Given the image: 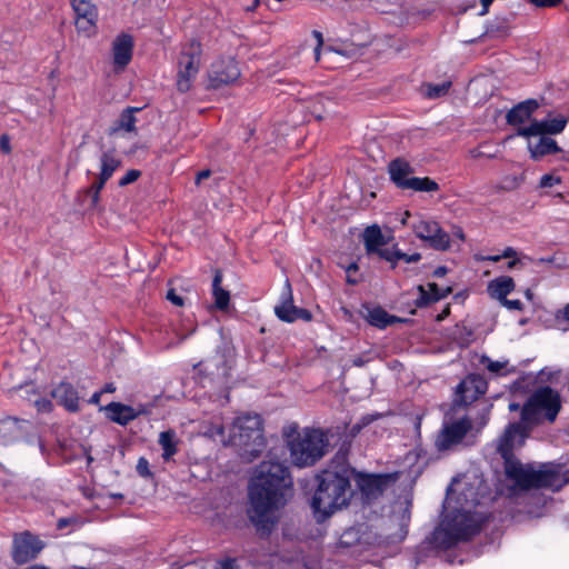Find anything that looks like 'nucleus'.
Returning a JSON list of instances; mask_svg holds the SVG:
<instances>
[{"mask_svg":"<svg viewBox=\"0 0 569 569\" xmlns=\"http://www.w3.org/2000/svg\"><path fill=\"white\" fill-rule=\"evenodd\" d=\"M276 458V452H270L269 459L256 468L249 486V517L266 531L276 522V511L287 502L292 486L288 468Z\"/></svg>","mask_w":569,"mask_h":569,"instance_id":"f257e3e1","label":"nucleus"},{"mask_svg":"<svg viewBox=\"0 0 569 569\" xmlns=\"http://www.w3.org/2000/svg\"><path fill=\"white\" fill-rule=\"evenodd\" d=\"M465 505L451 519L446 517L435 531V540L443 547H450L460 540H466L478 531V523L467 508L480 502V480L466 482L460 491Z\"/></svg>","mask_w":569,"mask_h":569,"instance_id":"f03ea898","label":"nucleus"},{"mask_svg":"<svg viewBox=\"0 0 569 569\" xmlns=\"http://www.w3.org/2000/svg\"><path fill=\"white\" fill-rule=\"evenodd\" d=\"M350 475L351 470L345 467L321 472L312 499V508L317 515L322 518L329 517L348 503L352 495Z\"/></svg>","mask_w":569,"mask_h":569,"instance_id":"7ed1b4c3","label":"nucleus"},{"mask_svg":"<svg viewBox=\"0 0 569 569\" xmlns=\"http://www.w3.org/2000/svg\"><path fill=\"white\" fill-rule=\"evenodd\" d=\"M505 473L513 487L519 490L550 488L557 490L560 488V477L558 472L535 463H522L520 460H507L505 463Z\"/></svg>","mask_w":569,"mask_h":569,"instance_id":"20e7f679","label":"nucleus"},{"mask_svg":"<svg viewBox=\"0 0 569 569\" xmlns=\"http://www.w3.org/2000/svg\"><path fill=\"white\" fill-rule=\"evenodd\" d=\"M327 438L317 429H302L287 436L290 461L295 467L306 468L315 465L327 452Z\"/></svg>","mask_w":569,"mask_h":569,"instance_id":"39448f33","label":"nucleus"},{"mask_svg":"<svg viewBox=\"0 0 569 569\" xmlns=\"http://www.w3.org/2000/svg\"><path fill=\"white\" fill-rule=\"evenodd\" d=\"M229 443L238 448V452L244 461L249 462L256 459L266 447L259 416L238 417L233 422Z\"/></svg>","mask_w":569,"mask_h":569,"instance_id":"423d86ee","label":"nucleus"},{"mask_svg":"<svg viewBox=\"0 0 569 569\" xmlns=\"http://www.w3.org/2000/svg\"><path fill=\"white\" fill-rule=\"evenodd\" d=\"M561 409V399L550 387L537 389L525 403L521 418L525 423L535 426L542 419L553 422Z\"/></svg>","mask_w":569,"mask_h":569,"instance_id":"0eeeda50","label":"nucleus"},{"mask_svg":"<svg viewBox=\"0 0 569 569\" xmlns=\"http://www.w3.org/2000/svg\"><path fill=\"white\" fill-rule=\"evenodd\" d=\"M201 44L197 40L186 43L178 58L177 89L187 92L199 72L201 63Z\"/></svg>","mask_w":569,"mask_h":569,"instance_id":"6e6552de","label":"nucleus"},{"mask_svg":"<svg viewBox=\"0 0 569 569\" xmlns=\"http://www.w3.org/2000/svg\"><path fill=\"white\" fill-rule=\"evenodd\" d=\"M531 428L532 426L525 423L522 419L519 422L507 426L503 433L497 440V451L503 458L505 463L507 460L517 459L512 452L525 445Z\"/></svg>","mask_w":569,"mask_h":569,"instance_id":"1a4fd4ad","label":"nucleus"},{"mask_svg":"<svg viewBox=\"0 0 569 569\" xmlns=\"http://www.w3.org/2000/svg\"><path fill=\"white\" fill-rule=\"evenodd\" d=\"M43 542L29 531L17 533L12 542V559L18 565L27 563L38 557Z\"/></svg>","mask_w":569,"mask_h":569,"instance_id":"9d476101","label":"nucleus"},{"mask_svg":"<svg viewBox=\"0 0 569 569\" xmlns=\"http://www.w3.org/2000/svg\"><path fill=\"white\" fill-rule=\"evenodd\" d=\"M471 428V422L467 418L452 422H445L439 431L435 446L439 451L451 449L458 445Z\"/></svg>","mask_w":569,"mask_h":569,"instance_id":"9b49d317","label":"nucleus"},{"mask_svg":"<svg viewBox=\"0 0 569 569\" xmlns=\"http://www.w3.org/2000/svg\"><path fill=\"white\" fill-rule=\"evenodd\" d=\"M240 76V70L233 58H221L214 61L208 72L209 87L217 89L234 82Z\"/></svg>","mask_w":569,"mask_h":569,"instance_id":"f8f14e48","label":"nucleus"},{"mask_svg":"<svg viewBox=\"0 0 569 569\" xmlns=\"http://www.w3.org/2000/svg\"><path fill=\"white\" fill-rule=\"evenodd\" d=\"M415 234L436 250H446L450 246V237L436 221L419 220L412 226Z\"/></svg>","mask_w":569,"mask_h":569,"instance_id":"ddd939ff","label":"nucleus"},{"mask_svg":"<svg viewBox=\"0 0 569 569\" xmlns=\"http://www.w3.org/2000/svg\"><path fill=\"white\" fill-rule=\"evenodd\" d=\"M396 475H358L357 483L367 500L377 499L383 491L395 483Z\"/></svg>","mask_w":569,"mask_h":569,"instance_id":"4468645a","label":"nucleus"},{"mask_svg":"<svg viewBox=\"0 0 569 569\" xmlns=\"http://www.w3.org/2000/svg\"><path fill=\"white\" fill-rule=\"evenodd\" d=\"M286 292L282 295L281 303L274 307L277 317L286 322H293L297 319L309 321L311 313L302 308H298L292 301V291L289 280L284 282Z\"/></svg>","mask_w":569,"mask_h":569,"instance_id":"2eb2a0df","label":"nucleus"},{"mask_svg":"<svg viewBox=\"0 0 569 569\" xmlns=\"http://www.w3.org/2000/svg\"><path fill=\"white\" fill-rule=\"evenodd\" d=\"M104 411L111 421L126 426L140 416L149 415L151 409L146 405L131 407L121 402H111L104 407Z\"/></svg>","mask_w":569,"mask_h":569,"instance_id":"dca6fc26","label":"nucleus"},{"mask_svg":"<svg viewBox=\"0 0 569 569\" xmlns=\"http://www.w3.org/2000/svg\"><path fill=\"white\" fill-rule=\"evenodd\" d=\"M567 119L562 116L541 121L533 120L529 126L519 128L517 130V134L525 138L543 134H557L565 129Z\"/></svg>","mask_w":569,"mask_h":569,"instance_id":"f3484780","label":"nucleus"},{"mask_svg":"<svg viewBox=\"0 0 569 569\" xmlns=\"http://www.w3.org/2000/svg\"><path fill=\"white\" fill-rule=\"evenodd\" d=\"M133 39L127 33L117 36L112 42V63L116 71H122L131 61Z\"/></svg>","mask_w":569,"mask_h":569,"instance_id":"a211bd4d","label":"nucleus"},{"mask_svg":"<svg viewBox=\"0 0 569 569\" xmlns=\"http://www.w3.org/2000/svg\"><path fill=\"white\" fill-rule=\"evenodd\" d=\"M487 390V381L480 376L471 375L460 382L458 393L460 402L468 405L483 395Z\"/></svg>","mask_w":569,"mask_h":569,"instance_id":"6ab92c4d","label":"nucleus"},{"mask_svg":"<svg viewBox=\"0 0 569 569\" xmlns=\"http://www.w3.org/2000/svg\"><path fill=\"white\" fill-rule=\"evenodd\" d=\"M29 428L28 421L9 418L0 423V438L3 442L21 440Z\"/></svg>","mask_w":569,"mask_h":569,"instance_id":"aec40b11","label":"nucleus"},{"mask_svg":"<svg viewBox=\"0 0 569 569\" xmlns=\"http://www.w3.org/2000/svg\"><path fill=\"white\" fill-rule=\"evenodd\" d=\"M52 397L69 411L78 410L79 397L72 386L60 383L52 390Z\"/></svg>","mask_w":569,"mask_h":569,"instance_id":"412c9836","label":"nucleus"},{"mask_svg":"<svg viewBox=\"0 0 569 569\" xmlns=\"http://www.w3.org/2000/svg\"><path fill=\"white\" fill-rule=\"evenodd\" d=\"M537 109L538 102L536 100L520 102L508 112L507 121L512 126L525 123L530 120L531 114Z\"/></svg>","mask_w":569,"mask_h":569,"instance_id":"4be33fe9","label":"nucleus"},{"mask_svg":"<svg viewBox=\"0 0 569 569\" xmlns=\"http://www.w3.org/2000/svg\"><path fill=\"white\" fill-rule=\"evenodd\" d=\"M428 290L425 286H418L419 291V298L417 299V306L418 307H425L429 303L436 302L442 298H446L448 295L451 293V288L447 287L443 289H440L436 283L430 282L428 283Z\"/></svg>","mask_w":569,"mask_h":569,"instance_id":"5701e85b","label":"nucleus"},{"mask_svg":"<svg viewBox=\"0 0 569 569\" xmlns=\"http://www.w3.org/2000/svg\"><path fill=\"white\" fill-rule=\"evenodd\" d=\"M122 161L114 150L103 151L100 156V172L98 179L107 182L113 172L120 168Z\"/></svg>","mask_w":569,"mask_h":569,"instance_id":"b1692460","label":"nucleus"},{"mask_svg":"<svg viewBox=\"0 0 569 569\" xmlns=\"http://www.w3.org/2000/svg\"><path fill=\"white\" fill-rule=\"evenodd\" d=\"M138 111H140V108L129 107L124 109L120 117L110 127V134L136 132L137 118L134 117V112Z\"/></svg>","mask_w":569,"mask_h":569,"instance_id":"393cba45","label":"nucleus"},{"mask_svg":"<svg viewBox=\"0 0 569 569\" xmlns=\"http://www.w3.org/2000/svg\"><path fill=\"white\" fill-rule=\"evenodd\" d=\"M515 289L513 279L507 276L498 277L491 280L488 284V292L491 298L499 301L505 298Z\"/></svg>","mask_w":569,"mask_h":569,"instance_id":"a878e982","label":"nucleus"},{"mask_svg":"<svg viewBox=\"0 0 569 569\" xmlns=\"http://www.w3.org/2000/svg\"><path fill=\"white\" fill-rule=\"evenodd\" d=\"M76 28L79 33L84 37H91L96 33L98 10H89L84 12H77Z\"/></svg>","mask_w":569,"mask_h":569,"instance_id":"bb28decb","label":"nucleus"},{"mask_svg":"<svg viewBox=\"0 0 569 569\" xmlns=\"http://www.w3.org/2000/svg\"><path fill=\"white\" fill-rule=\"evenodd\" d=\"M528 150L533 160H539L546 154L558 152L559 147L556 140L548 137H541L537 143L529 141Z\"/></svg>","mask_w":569,"mask_h":569,"instance_id":"cd10ccee","label":"nucleus"},{"mask_svg":"<svg viewBox=\"0 0 569 569\" xmlns=\"http://www.w3.org/2000/svg\"><path fill=\"white\" fill-rule=\"evenodd\" d=\"M411 172L410 164L401 159H396L389 164L391 180L400 188H402V183L410 179L409 174Z\"/></svg>","mask_w":569,"mask_h":569,"instance_id":"c85d7f7f","label":"nucleus"},{"mask_svg":"<svg viewBox=\"0 0 569 569\" xmlns=\"http://www.w3.org/2000/svg\"><path fill=\"white\" fill-rule=\"evenodd\" d=\"M363 242L368 253H375L386 243L382 232L378 226L368 227L363 231Z\"/></svg>","mask_w":569,"mask_h":569,"instance_id":"c756f323","label":"nucleus"},{"mask_svg":"<svg viewBox=\"0 0 569 569\" xmlns=\"http://www.w3.org/2000/svg\"><path fill=\"white\" fill-rule=\"evenodd\" d=\"M222 274L217 271L212 283V295L214 298V307L219 310H226L229 306L230 295L221 288Z\"/></svg>","mask_w":569,"mask_h":569,"instance_id":"7c9ffc66","label":"nucleus"},{"mask_svg":"<svg viewBox=\"0 0 569 569\" xmlns=\"http://www.w3.org/2000/svg\"><path fill=\"white\" fill-rule=\"evenodd\" d=\"M179 440L174 431L168 430L159 435V445L161 446L164 460H170L177 452Z\"/></svg>","mask_w":569,"mask_h":569,"instance_id":"2f4dec72","label":"nucleus"},{"mask_svg":"<svg viewBox=\"0 0 569 569\" xmlns=\"http://www.w3.org/2000/svg\"><path fill=\"white\" fill-rule=\"evenodd\" d=\"M366 319L370 325L378 328H386L387 326L396 321V317L388 315L381 308L368 309Z\"/></svg>","mask_w":569,"mask_h":569,"instance_id":"473e14b6","label":"nucleus"},{"mask_svg":"<svg viewBox=\"0 0 569 569\" xmlns=\"http://www.w3.org/2000/svg\"><path fill=\"white\" fill-rule=\"evenodd\" d=\"M403 189H412L415 191H426L432 192L439 189V186L436 181L430 178H418L411 177L408 181L402 183Z\"/></svg>","mask_w":569,"mask_h":569,"instance_id":"72a5a7b5","label":"nucleus"},{"mask_svg":"<svg viewBox=\"0 0 569 569\" xmlns=\"http://www.w3.org/2000/svg\"><path fill=\"white\" fill-rule=\"evenodd\" d=\"M481 363L486 366L489 372L497 376H507L513 371L508 360L493 361L488 357H482Z\"/></svg>","mask_w":569,"mask_h":569,"instance_id":"f704fd0d","label":"nucleus"},{"mask_svg":"<svg viewBox=\"0 0 569 569\" xmlns=\"http://www.w3.org/2000/svg\"><path fill=\"white\" fill-rule=\"evenodd\" d=\"M451 87L450 81H445L438 84H427L425 87V96L429 99H437L445 96Z\"/></svg>","mask_w":569,"mask_h":569,"instance_id":"c9c22d12","label":"nucleus"},{"mask_svg":"<svg viewBox=\"0 0 569 569\" xmlns=\"http://www.w3.org/2000/svg\"><path fill=\"white\" fill-rule=\"evenodd\" d=\"M106 182H101L100 179H97L92 186L88 189V194L91 197V206L97 208L100 199V191L103 188Z\"/></svg>","mask_w":569,"mask_h":569,"instance_id":"e433bc0d","label":"nucleus"},{"mask_svg":"<svg viewBox=\"0 0 569 569\" xmlns=\"http://www.w3.org/2000/svg\"><path fill=\"white\" fill-rule=\"evenodd\" d=\"M375 253H377L380 258H382L387 261L395 262L397 259H399V254H401V251L392 249V248H386V249L380 248Z\"/></svg>","mask_w":569,"mask_h":569,"instance_id":"4c0bfd02","label":"nucleus"},{"mask_svg":"<svg viewBox=\"0 0 569 569\" xmlns=\"http://www.w3.org/2000/svg\"><path fill=\"white\" fill-rule=\"evenodd\" d=\"M74 12H84L89 10H97L96 6L90 0H71Z\"/></svg>","mask_w":569,"mask_h":569,"instance_id":"58836bf2","label":"nucleus"},{"mask_svg":"<svg viewBox=\"0 0 569 569\" xmlns=\"http://www.w3.org/2000/svg\"><path fill=\"white\" fill-rule=\"evenodd\" d=\"M140 174H141V172L136 169H131V170L127 171L126 174L123 177H121V179L119 180V186L126 187V186L134 182L140 177Z\"/></svg>","mask_w":569,"mask_h":569,"instance_id":"ea45409f","label":"nucleus"},{"mask_svg":"<svg viewBox=\"0 0 569 569\" xmlns=\"http://www.w3.org/2000/svg\"><path fill=\"white\" fill-rule=\"evenodd\" d=\"M561 182L559 177H556L553 174H545L540 179L539 186L541 188H551L556 184H559Z\"/></svg>","mask_w":569,"mask_h":569,"instance_id":"a19ab883","label":"nucleus"},{"mask_svg":"<svg viewBox=\"0 0 569 569\" xmlns=\"http://www.w3.org/2000/svg\"><path fill=\"white\" fill-rule=\"evenodd\" d=\"M358 269L359 268L357 263H351L346 268L347 282L349 284H356L359 282V279L353 276L358 271Z\"/></svg>","mask_w":569,"mask_h":569,"instance_id":"79ce46f5","label":"nucleus"},{"mask_svg":"<svg viewBox=\"0 0 569 569\" xmlns=\"http://www.w3.org/2000/svg\"><path fill=\"white\" fill-rule=\"evenodd\" d=\"M137 471L140 476L142 477H149L150 476V471H149V462L147 459L144 458H140L138 460V463H137Z\"/></svg>","mask_w":569,"mask_h":569,"instance_id":"37998d69","label":"nucleus"},{"mask_svg":"<svg viewBox=\"0 0 569 569\" xmlns=\"http://www.w3.org/2000/svg\"><path fill=\"white\" fill-rule=\"evenodd\" d=\"M500 302H501V305H502L503 307H506V308H507V309H509V310H521V309H522V303H521V301H520V300H517V299H515V300H509V299H507V297H506V298H505V300H501Z\"/></svg>","mask_w":569,"mask_h":569,"instance_id":"c03bdc74","label":"nucleus"},{"mask_svg":"<svg viewBox=\"0 0 569 569\" xmlns=\"http://www.w3.org/2000/svg\"><path fill=\"white\" fill-rule=\"evenodd\" d=\"M167 299L177 307L183 306L182 297L178 296L173 289H170L167 293Z\"/></svg>","mask_w":569,"mask_h":569,"instance_id":"a18cd8bd","label":"nucleus"},{"mask_svg":"<svg viewBox=\"0 0 569 569\" xmlns=\"http://www.w3.org/2000/svg\"><path fill=\"white\" fill-rule=\"evenodd\" d=\"M0 150L4 153H9L11 151L10 137L6 133L0 136Z\"/></svg>","mask_w":569,"mask_h":569,"instance_id":"49530a36","label":"nucleus"},{"mask_svg":"<svg viewBox=\"0 0 569 569\" xmlns=\"http://www.w3.org/2000/svg\"><path fill=\"white\" fill-rule=\"evenodd\" d=\"M34 406L39 411H49L51 409V402L44 398L34 400Z\"/></svg>","mask_w":569,"mask_h":569,"instance_id":"de8ad7c7","label":"nucleus"},{"mask_svg":"<svg viewBox=\"0 0 569 569\" xmlns=\"http://www.w3.org/2000/svg\"><path fill=\"white\" fill-rule=\"evenodd\" d=\"M312 34L317 39V47L315 48V57H316V60H319L320 48L323 43L322 34H321V32L316 31V30L312 32Z\"/></svg>","mask_w":569,"mask_h":569,"instance_id":"09e8293b","label":"nucleus"},{"mask_svg":"<svg viewBox=\"0 0 569 569\" xmlns=\"http://www.w3.org/2000/svg\"><path fill=\"white\" fill-rule=\"evenodd\" d=\"M537 7H555L561 2V0H530Z\"/></svg>","mask_w":569,"mask_h":569,"instance_id":"8fccbe9b","label":"nucleus"},{"mask_svg":"<svg viewBox=\"0 0 569 569\" xmlns=\"http://www.w3.org/2000/svg\"><path fill=\"white\" fill-rule=\"evenodd\" d=\"M223 432H224V429L222 426H216L213 428H211L210 430H208V435L212 438H216V437H221V441L223 443H226L224 439H223Z\"/></svg>","mask_w":569,"mask_h":569,"instance_id":"3c124183","label":"nucleus"},{"mask_svg":"<svg viewBox=\"0 0 569 569\" xmlns=\"http://www.w3.org/2000/svg\"><path fill=\"white\" fill-rule=\"evenodd\" d=\"M399 259H403L406 262L411 263V262L419 261L421 259V254L420 253L407 254V253L401 252V254H399Z\"/></svg>","mask_w":569,"mask_h":569,"instance_id":"603ef678","label":"nucleus"},{"mask_svg":"<svg viewBox=\"0 0 569 569\" xmlns=\"http://www.w3.org/2000/svg\"><path fill=\"white\" fill-rule=\"evenodd\" d=\"M501 257L502 259H515L517 257V251L513 248L508 247L503 250Z\"/></svg>","mask_w":569,"mask_h":569,"instance_id":"864d4df0","label":"nucleus"},{"mask_svg":"<svg viewBox=\"0 0 569 569\" xmlns=\"http://www.w3.org/2000/svg\"><path fill=\"white\" fill-rule=\"evenodd\" d=\"M217 569H238L233 560H226Z\"/></svg>","mask_w":569,"mask_h":569,"instance_id":"5fc2aeb1","label":"nucleus"},{"mask_svg":"<svg viewBox=\"0 0 569 569\" xmlns=\"http://www.w3.org/2000/svg\"><path fill=\"white\" fill-rule=\"evenodd\" d=\"M493 0H480V3L482 6V10L480 12V14H486L488 13V10H489V7L490 4L492 3Z\"/></svg>","mask_w":569,"mask_h":569,"instance_id":"6e6d98bb","label":"nucleus"},{"mask_svg":"<svg viewBox=\"0 0 569 569\" xmlns=\"http://www.w3.org/2000/svg\"><path fill=\"white\" fill-rule=\"evenodd\" d=\"M210 170H202L197 174V183H200L201 180L207 179L210 177Z\"/></svg>","mask_w":569,"mask_h":569,"instance_id":"4d7b16f0","label":"nucleus"},{"mask_svg":"<svg viewBox=\"0 0 569 569\" xmlns=\"http://www.w3.org/2000/svg\"><path fill=\"white\" fill-rule=\"evenodd\" d=\"M446 273H447V268L439 267L435 270L433 276L440 278V277H443Z\"/></svg>","mask_w":569,"mask_h":569,"instance_id":"13d9d810","label":"nucleus"},{"mask_svg":"<svg viewBox=\"0 0 569 569\" xmlns=\"http://www.w3.org/2000/svg\"><path fill=\"white\" fill-rule=\"evenodd\" d=\"M501 259H502L501 254L488 256L485 258V260L492 261V262H498Z\"/></svg>","mask_w":569,"mask_h":569,"instance_id":"bf43d9fd","label":"nucleus"},{"mask_svg":"<svg viewBox=\"0 0 569 569\" xmlns=\"http://www.w3.org/2000/svg\"><path fill=\"white\" fill-rule=\"evenodd\" d=\"M520 262H521V260H520V259L515 258V259H512V260H510V261L508 262L507 267H508L509 269H512V268H515V267H516L518 263H520Z\"/></svg>","mask_w":569,"mask_h":569,"instance_id":"052dcab7","label":"nucleus"},{"mask_svg":"<svg viewBox=\"0 0 569 569\" xmlns=\"http://www.w3.org/2000/svg\"><path fill=\"white\" fill-rule=\"evenodd\" d=\"M114 390L116 387L112 383H109L103 388V392H113Z\"/></svg>","mask_w":569,"mask_h":569,"instance_id":"680f3d73","label":"nucleus"},{"mask_svg":"<svg viewBox=\"0 0 569 569\" xmlns=\"http://www.w3.org/2000/svg\"><path fill=\"white\" fill-rule=\"evenodd\" d=\"M449 315V308L447 307L441 315L438 316V320H443Z\"/></svg>","mask_w":569,"mask_h":569,"instance_id":"e2e57ef3","label":"nucleus"},{"mask_svg":"<svg viewBox=\"0 0 569 569\" xmlns=\"http://www.w3.org/2000/svg\"><path fill=\"white\" fill-rule=\"evenodd\" d=\"M99 400H100V393L99 392L93 393L92 397H91V402L92 403H98Z\"/></svg>","mask_w":569,"mask_h":569,"instance_id":"0e129e2a","label":"nucleus"},{"mask_svg":"<svg viewBox=\"0 0 569 569\" xmlns=\"http://www.w3.org/2000/svg\"><path fill=\"white\" fill-rule=\"evenodd\" d=\"M26 569H50V568H48L46 566H42V565H33V566H30V567H28Z\"/></svg>","mask_w":569,"mask_h":569,"instance_id":"69168bd1","label":"nucleus"},{"mask_svg":"<svg viewBox=\"0 0 569 569\" xmlns=\"http://www.w3.org/2000/svg\"><path fill=\"white\" fill-rule=\"evenodd\" d=\"M519 408H520V406L518 403H510L509 405V410L510 411H517Z\"/></svg>","mask_w":569,"mask_h":569,"instance_id":"338daca9","label":"nucleus"},{"mask_svg":"<svg viewBox=\"0 0 569 569\" xmlns=\"http://www.w3.org/2000/svg\"><path fill=\"white\" fill-rule=\"evenodd\" d=\"M563 316L569 321V303L566 306V308L563 310Z\"/></svg>","mask_w":569,"mask_h":569,"instance_id":"774afa93","label":"nucleus"}]
</instances>
